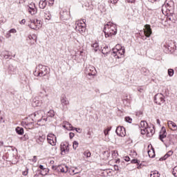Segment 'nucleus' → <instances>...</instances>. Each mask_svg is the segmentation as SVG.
<instances>
[{
    "instance_id": "35",
    "label": "nucleus",
    "mask_w": 177,
    "mask_h": 177,
    "mask_svg": "<svg viewBox=\"0 0 177 177\" xmlns=\"http://www.w3.org/2000/svg\"><path fill=\"white\" fill-rule=\"evenodd\" d=\"M141 73L144 75H149V74L150 73V71H149V69H147V68L144 67V68H141Z\"/></svg>"
},
{
    "instance_id": "38",
    "label": "nucleus",
    "mask_w": 177,
    "mask_h": 177,
    "mask_svg": "<svg viewBox=\"0 0 177 177\" xmlns=\"http://www.w3.org/2000/svg\"><path fill=\"white\" fill-rule=\"evenodd\" d=\"M40 97H48V94H46V90L43 89L42 91L40 92Z\"/></svg>"
},
{
    "instance_id": "64",
    "label": "nucleus",
    "mask_w": 177,
    "mask_h": 177,
    "mask_svg": "<svg viewBox=\"0 0 177 177\" xmlns=\"http://www.w3.org/2000/svg\"><path fill=\"white\" fill-rule=\"evenodd\" d=\"M32 162H37V156H33Z\"/></svg>"
},
{
    "instance_id": "27",
    "label": "nucleus",
    "mask_w": 177,
    "mask_h": 177,
    "mask_svg": "<svg viewBox=\"0 0 177 177\" xmlns=\"http://www.w3.org/2000/svg\"><path fill=\"white\" fill-rule=\"evenodd\" d=\"M8 71L10 72V74H16L17 73V68L10 64L8 66Z\"/></svg>"
},
{
    "instance_id": "16",
    "label": "nucleus",
    "mask_w": 177,
    "mask_h": 177,
    "mask_svg": "<svg viewBox=\"0 0 177 177\" xmlns=\"http://www.w3.org/2000/svg\"><path fill=\"white\" fill-rule=\"evenodd\" d=\"M28 11L30 15H35V13H37V8H35V4L31 3L30 6H28Z\"/></svg>"
},
{
    "instance_id": "48",
    "label": "nucleus",
    "mask_w": 177,
    "mask_h": 177,
    "mask_svg": "<svg viewBox=\"0 0 177 177\" xmlns=\"http://www.w3.org/2000/svg\"><path fill=\"white\" fill-rule=\"evenodd\" d=\"M44 171H45L44 173H42V171L40 172L41 175H42V176L48 175V174L49 173V169H48V168H45L44 169Z\"/></svg>"
},
{
    "instance_id": "53",
    "label": "nucleus",
    "mask_w": 177,
    "mask_h": 177,
    "mask_svg": "<svg viewBox=\"0 0 177 177\" xmlns=\"http://www.w3.org/2000/svg\"><path fill=\"white\" fill-rule=\"evenodd\" d=\"M146 129H147V128L141 129V135H146V133H147V131H146Z\"/></svg>"
},
{
    "instance_id": "46",
    "label": "nucleus",
    "mask_w": 177,
    "mask_h": 177,
    "mask_svg": "<svg viewBox=\"0 0 177 177\" xmlns=\"http://www.w3.org/2000/svg\"><path fill=\"white\" fill-rule=\"evenodd\" d=\"M139 162H140V160L138 159H133L131 160V164H137V165H139Z\"/></svg>"
},
{
    "instance_id": "36",
    "label": "nucleus",
    "mask_w": 177,
    "mask_h": 177,
    "mask_svg": "<svg viewBox=\"0 0 177 177\" xmlns=\"http://www.w3.org/2000/svg\"><path fill=\"white\" fill-rule=\"evenodd\" d=\"M140 125L142 129H146L149 127V124H147V122L145 120L141 121Z\"/></svg>"
},
{
    "instance_id": "54",
    "label": "nucleus",
    "mask_w": 177,
    "mask_h": 177,
    "mask_svg": "<svg viewBox=\"0 0 177 177\" xmlns=\"http://www.w3.org/2000/svg\"><path fill=\"white\" fill-rule=\"evenodd\" d=\"M124 161H127V162L131 161V158L129 156H127L124 158Z\"/></svg>"
},
{
    "instance_id": "40",
    "label": "nucleus",
    "mask_w": 177,
    "mask_h": 177,
    "mask_svg": "<svg viewBox=\"0 0 177 177\" xmlns=\"http://www.w3.org/2000/svg\"><path fill=\"white\" fill-rule=\"evenodd\" d=\"M84 157H86V158H89L91 156V151L89 150H86L84 152Z\"/></svg>"
},
{
    "instance_id": "41",
    "label": "nucleus",
    "mask_w": 177,
    "mask_h": 177,
    "mask_svg": "<svg viewBox=\"0 0 177 177\" xmlns=\"http://www.w3.org/2000/svg\"><path fill=\"white\" fill-rule=\"evenodd\" d=\"M47 117H55V111L53 110H50L47 113Z\"/></svg>"
},
{
    "instance_id": "22",
    "label": "nucleus",
    "mask_w": 177,
    "mask_h": 177,
    "mask_svg": "<svg viewBox=\"0 0 177 177\" xmlns=\"http://www.w3.org/2000/svg\"><path fill=\"white\" fill-rule=\"evenodd\" d=\"M1 57H3V59H12V55L8 50H4L1 53Z\"/></svg>"
},
{
    "instance_id": "6",
    "label": "nucleus",
    "mask_w": 177,
    "mask_h": 177,
    "mask_svg": "<svg viewBox=\"0 0 177 177\" xmlns=\"http://www.w3.org/2000/svg\"><path fill=\"white\" fill-rule=\"evenodd\" d=\"M75 24L76 31H79L80 34H84L86 30V24H82L81 21H77Z\"/></svg>"
},
{
    "instance_id": "23",
    "label": "nucleus",
    "mask_w": 177,
    "mask_h": 177,
    "mask_svg": "<svg viewBox=\"0 0 177 177\" xmlns=\"http://www.w3.org/2000/svg\"><path fill=\"white\" fill-rule=\"evenodd\" d=\"M58 171H60L62 174H66V172H68V167L64 165H59L58 166Z\"/></svg>"
},
{
    "instance_id": "8",
    "label": "nucleus",
    "mask_w": 177,
    "mask_h": 177,
    "mask_svg": "<svg viewBox=\"0 0 177 177\" xmlns=\"http://www.w3.org/2000/svg\"><path fill=\"white\" fill-rule=\"evenodd\" d=\"M61 109L63 111H67V106L70 104V102L66 95H62L60 99Z\"/></svg>"
},
{
    "instance_id": "45",
    "label": "nucleus",
    "mask_w": 177,
    "mask_h": 177,
    "mask_svg": "<svg viewBox=\"0 0 177 177\" xmlns=\"http://www.w3.org/2000/svg\"><path fill=\"white\" fill-rule=\"evenodd\" d=\"M124 120L126 122H129V124H132V118L129 116L125 117Z\"/></svg>"
},
{
    "instance_id": "42",
    "label": "nucleus",
    "mask_w": 177,
    "mask_h": 177,
    "mask_svg": "<svg viewBox=\"0 0 177 177\" xmlns=\"http://www.w3.org/2000/svg\"><path fill=\"white\" fill-rule=\"evenodd\" d=\"M174 74H175V71L172 68L168 69V75L169 77H174Z\"/></svg>"
},
{
    "instance_id": "57",
    "label": "nucleus",
    "mask_w": 177,
    "mask_h": 177,
    "mask_svg": "<svg viewBox=\"0 0 177 177\" xmlns=\"http://www.w3.org/2000/svg\"><path fill=\"white\" fill-rule=\"evenodd\" d=\"M71 37H73V38H75V37H77V32H72L71 34Z\"/></svg>"
},
{
    "instance_id": "13",
    "label": "nucleus",
    "mask_w": 177,
    "mask_h": 177,
    "mask_svg": "<svg viewBox=\"0 0 177 177\" xmlns=\"http://www.w3.org/2000/svg\"><path fill=\"white\" fill-rule=\"evenodd\" d=\"M115 133L118 136H120L121 138H124L127 135L125 132V128L124 127H118L115 130Z\"/></svg>"
},
{
    "instance_id": "15",
    "label": "nucleus",
    "mask_w": 177,
    "mask_h": 177,
    "mask_svg": "<svg viewBox=\"0 0 177 177\" xmlns=\"http://www.w3.org/2000/svg\"><path fill=\"white\" fill-rule=\"evenodd\" d=\"M70 151V148L68 147V144H63L61 145V153L62 156L67 154Z\"/></svg>"
},
{
    "instance_id": "4",
    "label": "nucleus",
    "mask_w": 177,
    "mask_h": 177,
    "mask_svg": "<svg viewBox=\"0 0 177 177\" xmlns=\"http://www.w3.org/2000/svg\"><path fill=\"white\" fill-rule=\"evenodd\" d=\"M176 49V44L172 40H167L163 44V50L165 53H174V51Z\"/></svg>"
},
{
    "instance_id": "55",
    "label": "nucleus",
    "mask_w": 177,
    "mask_h": 177,
    "mask_svg": "<svg viewBox=\"0 0 177 177\" xmlns=\"http://www.w3.org/2000/svg\"><path fill=\"white\" fill-rule=\"evenodd\" d=\"M112 156H113V157H117V156H118V152L117 151H113Z\"/></svg>"
},
{
    "instance_id": "49",
    "label": "nucleus",
    "mask_w": 177,
    "mask_h": 177,
    "mask_svg": "<svg viewBox=\"0 0 177 177\" xmlns=\"http://www.w3.org/2000/svg\"><path fill=\"white\" fill-rule=\"evenodd\" d=\"M172 174H173L174 176L177 177V166H176V167L173 169Z\"/></svg>"
},
{
    "instance_id": "60",
    "label": "nucleus",
    "mask_w": 177,
    "mask_h": 177,
    "mask_svg": "<svg viewBox=\"0 0 177 177\" xmlns=\"http://www.w3.org/2000/svg\"><path fill=\"white\" fill-rule=\"evenodd\" d=\"M138 165L137 167L138 169H141V168H143V164L140 162H139V165Z\"/></svg>"
},
{
    "instance_id": "20",
    "label": "nucleus",
    "mask_w": 177,
    "mask_h": 177,
    "mask_svg": "<svg viewBox=\"0 0 177 177\" xmlns=\"http://www.w3.org/2000/svg\"><path fill=\"white\" fill-rule=\"evenodd\" d=\"M61 19L62 20H68L70 19V12H67V10L61 12Z\"/></svg>"
},
{
    "instance_id": "37",
    "label": "nucleus",
    "mask_w": 177,
    "mask_h": 177,
    "mask_svg": "<svg viewBox=\"0 0 177 177\" xmlns=\"http://www.w3.org/2000/svg\"><path fill=\"white\" fill-rule=\"evenodd\" d=\"M68 172H69L71 175H77V174H80V171H75L74 168L68 169Z\"/></svg>"
},
{
    "instance_id": "2",
    "label": "nucleus",
    "mask_w": 177,
    "mask_h": 177,
    "mask_svg": "<svg viewBox=\"0 0 177 177\" xmlns=\"http://www.w3.org/2000/svg\"><path fill=\"white\" fill-rule=\"evenodd\" d=\"M175 9V3L172 0H166L165 4L162 6V12H166V15H172Z\"/></svg>"
},
{
    "instance_id": "43",
    "label": "nucleus",
    "mask_w": 177,
    "mask_h": 177,
    "mask_svg": "<svg viewBox=\"0 0 177 177\" xmlns=\"http://www.w3.org/2000/svg\"><path fill=\"white\" fill-rule=\"evenodd\" d=\"M170 15L171 17V21H172V23H175V21H176V17H175V14H174V12L172 14H168Z\"/></svg>"
},
{
    "instance_id": "51",
    "label": "nucleus",
    "mask_w": 177,
    "mask_h": 177,
    "mask_svg": "<svg viewBox=\"0 0 177 177\" xmlns=\"http://www.w3.org/2000/svg\"><path fill=\"white\" fill-rule=\"evenodd\" d=\"M110 131H111V128H107L104 131L105 136H106V135H109V132H110Z\"/></svg>"
},
{
    "instance_id": "30",
    "label": "nucleus",
    "mask_w": 177,
    "mask_h": 177,
    "mask_svg": "<svg viewBox=\"0 0 177 177\" xmlns=\"http://www.w3.org/2000/svg\"><path fill=\"white\" fill-rule=\"evenodd\" d=\"M21 81L22 84H28L29 82L28 77L26 75H23L21 77Z\"/></svg>"
},
{
    "instance_id": "19",
    "label": "nucleus",
    "mask_w": 177,
    "mask_h": 177,
    "mask_svg": "<svg viewBox=\"0 0 177 177\" xmlns=\"http://www.w3.org/2000/svg\"><path fill=\"white\" fill-rule=\"evenodd\" d=\"M146 132H147V136L148 138H151V136H153V135H154L156 130H154V126L151 127H148L146 129Z\"/></svg>"
},
{
    "instance_id": "59",
    "label": "nucleus",
    "mask_w": 177,
    "mask_h": 177,
    "mask_svg": "<svg viewBox=\"0 0 177 177\" xmlns=\"http://www.w3.org/2000/svg\"><path fill=\"white\" fill-rule=\"evenodd\" d=\"M10 37H12V35L10 33V32H7L6 33V38H10Z\"/></svg>"
},
{
    "instance_id": "5",
    "label": "nucleus",
    "mask_w": 177,
    "mask_h": 177,
    "mask_svg": "<svg viewBox=\"0 0 177 177\" xmlns=\"http://www.w3.org/2000/svg\"><path fill=\"white\" fill-rule=\"evenodd\" d=\"M116 48H118L112 49V56L115 57V59H121L122 57H124V55H125V48L120 44L116 45Z\"/></svg>"
},
{
    "instance_id": "34",
    "label": "nucleus",
    "mask_w": 177,
    "mask_h": 177,
    "mask_svg": "<svg viewBox=\"0 0 177 177\" xmlns=\"http://www.w3.org/2000/svg\"><path fill=\"white\" fill-rule=\"evenodd\" d=\"M66 125H69V130L70 131H76V132H81L80 131H81L80 128H74L73 127L71 126V124H70V122H67Z\"/></svg>"
},
{
    "instance_id": "29",
    "label": "nucleus",
    "mask_w": 177,
    "mask_h": 177,
    "mask_svg": "<svg viewBox=\"0 0 177 177\" xmlns=\"http://www.w3.org/2000/svg\"><path fill=\"white\" fill-rule=\"evenodd\" d=\"M46 121H48V118H44V115L41 116V118L37 120V124L38 125H44V124H45V122H46Z\"/></svg>"
},
{
    "instance_id": "47",
    "label": "nucleus",
    "mask_w": 177,
    "mask_h": 177,
    "mask_svg": "<svg viewBox=\"0 0 177 177\" xmlns=\"http://www.w3.org/2000/svg\"><path fill=\"white\" fill-rule=\"evenodd\" d=\"M174 154V152L172 151H169L165 155V158H168V157H171Z\"/></svg>"
},
{
    "instance_id": "9",
    "label": "nucleus",
    "mask_w": 177,
    "mask_h": 177,
    "mask_svg": "<svg viewBox=\"0 0 177 177\" xmlns=\"http://www.w3.org/2000/svg\"><path fill=\"white\" fill-rule=\"evenodd\" d=\"M44 111L39 110L35 112L33 114H31L30 117L32 118V121L35 122H38V120H41V118H42V114H44Z\"/></svg>"
},
{
    "instance_id": "58",
    "label": "nucleus",
    "mask_w": 177,
    "mask_h": 177,
    "mask_svg": "<svg viewBox=\"0 0 177 177\" xmlns=\"http://www.w3.org/2000/svg\"><path fill=\"white\" fill-rule=\"evenodd\" d=\"M74 136H75V134L73 132L69 133V138L70 139H73V138H74Z\"/></svg>"
},
{
    "instance_id": "21",
    "label": "nucleus",
    "mask_w": 177,
    "mask_h": 177,
    "mask_svg": "<svg viewBox=\"0 0 177 177\" xmlns=\"http://www.w3.org/2000/svg\"><path fill=\"white\" fill-rule=\"evenodd\" d=\"M30 24L28 25L30 28H31L32 30H39V27H38V24H37L35 20H30Z\"/></svg>"
},
{
    "instance_id": "25",
    "label": "nucleus",
    "mask_w": 177,
    "mask_h": 177,
    "mask_svg": "<svg viewBox=\"0 0 177 177\" xmlns=\"http://www.w3.org/2000/svg\"><path fill=\"white\" fill-rule=\"evenodd\" d=\"M167 125L169 128H173V131H177V125L176 123L174 122L173 121L169 120L167 122Z\"/></svg>"
},
{
    "instance_id": "28",
    "label": "nucleus",
    "mask_w": 177,
    "mask_h": 177,
    "mask_svg": "<svg viewBox=\"0 0 177 177\" xmlns=\"http://www.w3.org/2000/svg\"><path fill=\"white\" fill-rule=\"evenodd\" d=\"M110 50H111V49H110L109 46H105L102 50V55H109V53H110Z\"/></svg>"
},
{
    "instance_id": "50",
    "label": "nucleus",
    "mask_w": 177,
    "mask_h": 177,
    "mask_svg": "<svg viewBox=\"0 0 177 177\" xmlns=\"http://www.w3.org/2000/svg\"><path fill=\"white\" fill-rule=\"evenodd\" d=\"M73 147L74 150H77V147H78V142L74 141Z\"/></svg>"
},
{
    "instance_id": "26",
    "label": "nucleus",
    "mask_w": 177,
    "mask_h": 177,
    "mask_svg": "<svg viewBox=\"0 0 177 177\" xmlns=\"http://www.w3.org/2000/svg\"><path fill=\"white\" fill-rule=\"evenodd\" d=\"M48 5V1L46 0H40L39 2V7L40 9H45Z\"/></svg>"
},
{
    "instance_id": "1",
    "label": "nucleus",
    "mask_w": 177,
    "mask_h": 177,
    "mask_svg": "<svg viewBox=\"0 0 177 177\" xmlns=\"http://www.w3.org/2000/svg\"><path fill=\"white\" fill-rule=\"evenodd\" d=\"M103 31L106 38H110V37H113V35H116L117 25L111 22H108L104 25Z\"/></svg>"
},
{
    "instance_id": "24",
    "label": "nucleus",
    "mask_w": 177,
    "mask_h": 177,
    "mask_svg": "<svg viewBox=\"0 0 177 177\" xmlns=\"http://www.w3.org/2000/svg\"><path fill=\"white\" fill-rule=\"evenodd\" d=\"M45 139H46V136L45 135H42V136H39L36 139V142H37V143H38V145H42V143H44V142H45Z\"/></svg>"
},
{
    "instance_id": "12",
    "label": "nucleus",
    "mask_w": 177,
    "mask_h": 177,
    "mask_svg": "<svg viewBox=\"0 0 177 177\" xmlns=\"http://www.w3.org/2000/svg\"><path fill=\"white\" fill-rule=\"evenodd\" d=\"M48 143L51 146H56V136L53 133H49L47 136Z\"/></svg>"
},
{
    "instance_id": "63",
    "label": "nucleus",
    "mask_w": 177,
    "mask_h": 177,
    "mask_svg": "<svg viewBox=\"0 0 177 177\" xmlns=\"http://www.w3.org/2000/svg\"><path fill=\"white\" fill-rule=\"evenodd\" d=\"M113 167H114L115 171H120V168L118 167V165H115Z\"/></svg>"
},
{
    "instance_id": "7",
    "label": "nucleus",
    "mask_w": 177,
    "mask_h": 177,
    "mask_svg": "<svg viewBox=\"0 0 177 177\" xmlns=\"http://www.w3.org/2000/svg\"><path fill=\"white\" fill-rule=\"evenodd\" d=\"M85 74L89 77H95L96 75V68L92 65H89L84 69Z\"/></svg>"
},
{
    "instance_id": "39",
    "label": "nucleus",
    "mask_w": 177,
    "mask_h": 177,
    "mask_svg": "<svg viewBox=\"0 0 177 177\" xmlns=\"http://www.w3.org/2000/svg\"><path fill=\"white\" fill-rule=\"evenodd\" d=\"M148 155L149 157H150V158H154V157H156V153L154 152V149L151 151H148Z\"/></svg>"
},
{
    "instance_id": "56",
    "label": "nucleus",
    "mask_w": 177,
    "mask_h": 177,
    "mask_svg": "<svg viewBox=\"0 0 177 177\" xmlns=\"http://www.w3.org/2000/svg\"><path fill=\"white\" fill-rule=\"evenodd\" d=\"M22 174L24 176H27V175H28V169H26V171H23Z\"/></svg>"
},
{
    "instance_id": "11",
    "label": "nucleus",
    "mask_w": 177,
    "mask_h": 177,
    "mask_svg": "<svg viewBox=\"0 0 177 177\" xmlns=\"http://www.w3.org/2000/svg\"><path fill=\"white\" fill-rule=\"evenodd\" d=\"M153 34L151 31V27L150 25H145V30H144V35L141 36L142 39H146L147 38H150V36Z\"/></svg>"
},
{
    "instance_id": "14",
    "label": "nucleus",
    "mask_w": 177,
    "mask_h": 177,
    "mask_svg": "<svg viewBox=\"0 0 177 177\" xmlns=\"http://www.w3.org/2000/svg\"><path fill=\"white\" fill-rule=\"evenodd\" d=\"M164 138H167V130L165 129V127H162L159 133V139L161 142H164Z\"/></svg>"
},
{
    "instance_id": "31",
    "label": "nucleus",
    "mask_w": 177,
    "mask_h": 177,
    "mask_svg": "<svg viewBox=\"0 0 177 177\" xmlns=\"http://www.w3.org/2000/svg\"><path fill=\"white\" fill-rule=\"evenodd\" d=\"M15 131L18 135H23L24 133V129L23 127H17Z\"/></svg>"
},
{
    "instance_id": "61",
    "label": "nucleus",
    "mask_w": 177,
    "mask_h": 177,
    "mask_svg": "<svg viewBox=\"0 0 177 177\" xmlns=\"http://www.w3.org/2000/svg\"><path fill=\"white\" fill-rule=\"evenodd\" d=\"M36 24H37L39 28V27H41V21L38 20V19H36Z\"/></svg>"
},
{
    "instance_id": "3",
    "label": "nucleus",
    "mask_w": 177,
    "mask_h": 177,
    "mask_svg": "<svg viewBox=\"0 0 177 177\" xmlns=\"http://www.w3.org/2000/svg\"><path fill=\"white\" fill-rule=\"evenodd\" d=\"M48 73L49 71H48V66L39 64L37 66H36L33 74L35 75V77H45V75H46Z\"/></svg>"
},
{
    "instance_id": "10",
    "label": "nucleus",
    "mask_w": 177,
    "mask_h": 177,
    "mask_svg": "<svg viewBox=\"0 0 177 177\" xmlns=\"http://www.w3.org/2000/svg\"><path fill=\"white\" fill-rule=\"evenodd\" d=\"M154 102L156 104L161 106L163 103L165 102V97L162 93H158L154 96Z\"/></svg>"
},
{
    "instance_id": "18",
    "label": "nucleus",
    "mask_w": 177,
    "mask_h": 177,
    "mask_svg": "<svg viewBox=\"0 0 177 177\" xmlns=\"http://www.w3.org/2000/svg\"><path fill=\"white\" fill-rule=\"evenodd\" d=\"M37 35L33 34V35H30L28 37L27 41H30V45H35V42H37Z\"/></svg>"
},
{
    "instance_id": "32",
    "label": "nucleus",
    "mask_w": 177,
    "mask_h": 177,
    "mask_svg": "<svg viewBox=\"0 0 177 177\" xmlns=\"http://www.w3.org/2000/svg\"><path fill=\"white\" fill-rule=\"evenodd\" d=\"M34 121L32 122H26V126H25V128H26V129H32V128H34Z\"/></svg>"
},
{
    "instance_id": "33",
    "label": "nucleus",
    "mask_w": 177,
    "mask_h": 177,
    "mask_svg": "<svg viewBox=\"0 0 177 177\" xmlns=\"http://www.w3.org/2000/svg\"><path fill=\"white\" fill-rule=\"evenodd\" d=\"M91 48H93V50H94V52H97V50L99 49V43L95 41V43L92 44Z\"/></svg>"
},
{
    "instance_id": "52",
    "label": "nucleus",
    "mask_w": 177,
    "mask_h": 177,
    "mask_svg": "<svg viewBox=\"0 0 177 177\" xmlns=\"http://www.w3.org/2000/svg\"><path fill=\"white\" fill-rule=\"evenodd\" d=\"M10 34H16V32H17V30H16V29L15 28H12L8 31Z\"/></svg>"
},
{
    "instance_id": "44",
    "label": "nucleus",
    "mask_w": 177,
    "mask_h": 177,
    "mask_svg": "<svg viewBox=\"0 0 177 177\" xmlns=\"http://www.w3.org/2000/svg\"><path fill=\"white\" fill-rule=\"evenodd\" d=\"M153 174H151V177H160V174L158 171H151Z\"/></svg>"
},
{
    "instance_id": "62",
    "label": "nucleus",
    "mask_w": 177,
    "mask_h": 177,
    "mask_svg": "<svg viewBox=\"0 0 177 177\" xmlns=\"http://www.w3.org/2000/svg\"><path fill=\"white\" fill-rule=\"evenodd\" d=\"M109 2H111V3L115 4L118 2V0H109Z\"/></svg>"
},
{
    "instance_id": "17",
    "label": "nucleus",
    "mask_w": 177,
    "mask_h": 177,
    "mask_svg": "<svg viewBox=\"0 0 177 177\" xmlns=\"http://www.w3.org/2000/svg\"><path fill=\"white\" fill-rule=\"evenodd\" d=\"M43 103L44 102H42V100H39L38 97H35L32 100V105L33 107H38L41 106Z\"/></svg>"
}]
</instances>
